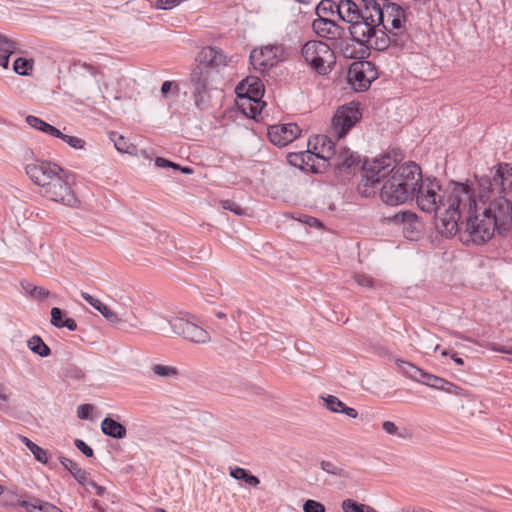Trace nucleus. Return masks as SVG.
<instances>
[{"instance_id":"f257e3e1","label":"nucleus","mask_w":512,"mask_h":512,"mask_svg":"<svg viewBox=\"0 0 512 512\" xmlns=\"http://www.w3.org/2000/svg\"><path fill=\"white\" fill-rule=\"evenodd\" d=\"M390 154L365 161L364 176L358 190L365 196L369 193L362 187L377 188L382 184L380 197L388 205H400L416 197L418 207L427 213H434L436 227L446 237L459 231L460 209H470L473 203L469 184L451 182L441 190L437 182L423 181L421 168L414 162L396 165Z\"/></svg>"},{"instance_id":"f03ea898","label":"nucleus","mask_w":512,"mask_h":512,"mask_svg":"<svg viewBox=\"0 0 512 512\" xmlns=\"http://www.w3.org/2000/svg\"><path fill=\"white\" fill-rule=\"evenodd\" d=\"M473 203L470 209H460L459 234L460 240L481 245L490 240L495 232L504 235L512 225V202L503 196L489 200L481 195L476 200L474 189L469 185Z\"/></svg>"},{"instance_id":"7ed1b4c3","label":"nucleus","mask_w":512,"mask_h":512,"mask_svg":"<svg viewBox=\"0 0 512 512\" xmlns=\"http://www.w3.org/2000/svg\"><path fill=\"white\" fill-rule=\"evenodd\" d=\"M371 8V21L377 26L382 25L383 30L392 35L393 45L403 47L408 40L406 33L407 15L405 9L399 4L383 0Z\"/></svg>"},{"instance_id":"20e7f679","label":"nucleus","mask_w":512,"mask_h":512,"mask_svg":"<svg viewBox=\"0 0 512 512\" xmlns=\"http://www.w3.org/2000/svg\"><path fill=\"white\" fill-rule=\"evenodd\" d=\"M75 182V176L72 172L61 168V173L53 178L43 189L42 195L47 199L60 203L67 207H77L79 199L77 198L72 186Z\"/></svg>"},{"instance_id":"39448f33","label":"nucleus","mask_w":512,"mask_h":512,"mask_svg":"<svg viewBox=\"0 0 512 512\" xmlns=\"http://www.w3.org/2000/svg\"><path fill=\"white\" fill-rule=\"evenodd\" d=\"M301 55L305 62L320 75L330 72V64L334 63L333 50L319 40L306 42L301 48Z\"/></svg>"},{"instance_id":"423d86ee","label":"nucleus","mask_w":512,"mask_h":512,"mask_svg":"<svg viewBox=\"0 0 512 512\" xmlns=\"http://www.w3.org/2000/svg\"><path fill=\"white\" fill-rule=\"evenodd\" d=\"M288 56V49L283 44H269L253 49L249 59L255 70L265 72L285 61Z\"/></svg>"},{"instance_id":"0eeeda50","label":"nucleus","mask_w":512,"mask_h":512,"mask_svg":"<svg viewBox=\"0 0 512 512\" xmlns=\"http://www.w3.org/2000/svg\"><path fill=\"white\" fill-rule=\"evenodd\" d=\"M82 298L99 311L102 316L112 325H117L120 329L129 331L141 327V321L135 316L134 313L130 315L122 314L119 316L116 312L112 311L107 305L102 303L99 299L94 298L87 292L81 293Z\"/></svg>"},{"instance_id":"6e6552de","label":"nucleus","mask_w":512,"mask_h":512,"mask_svg":"<svg viewBox=\"0 0 512 512\" xmlns=\"http://www.w3.org/2000/svg\"><path fill=\"white\" fill-rule=\"evenodd\" d=\"M361 116L359 108L353 103L339 107L332 118L329 134L337 140L344 137Z\"/></svg>"},{"instance_id":"1a4fd4ad","label":"nucleus","mask_w":512,"mask_h":512,"mask_svg":"<svg viewBox=\"0 0 512 512\" xmlns=\"http://www.w3.org/2000/svg\"><path fill=\"white\" fill-rule=\"evenodd\" d=\"M212 72L205 65H196L190 74V83L193 87L192 95L195 105L203 109L209 99L208 86Z\"/></svg>"},{"instance_id":"9d476101","label":"nucleus","mask_w":512,"mask_h":512,"mask_svg":"<svg viewBox=\"0 0 512 512\" xmlns=\"http://www.w3.org/2000/svg\"><path fill=\"white\" fill-rule=\"evenodd\" d=\"M61 166L50 161L35 160L25 166V172L30 180L43 190L59 172Z\"/></svg>"},{"instance_id":"9b49d317","label":"nucleus","mask_w":512,"mask_h":512,"mask_svg":"<svg viewBox=\"0 0 512 512\" xmlns=\"http://www.w3.org/2000/svg\"><path fill=\"white\" fill-rule=\"evenodd\" d=\"M376 78L375 66L369 61L354 62L348 70V81L355 91L367 90Z\"/></svg>"},{"instance_id":"f8f14e48","label":"nucleus","mask_w":512,"mask_h":512,"mask_svg":"<svg viewBox=\"0 0 512 512\" xmlns=\"http://www.w3.org/2000/svg\"><path fill=\"white\" fill-rule=\"evenodd\" d=\"M169 324L173 333L190 342L204 344L210 341V334L191 320L182 317L174 318Z\"/></svg>"},{"instance_id":"ddd939ff","label":"nucleus","mask_w":512,"mask_h":512,"mask_svg":"<svg viewBox=\"0 0 512 512\" xmlns=\"http://www.w3.org/2000/svg\"><path fill=\"white\" fill-rule=\"evenodd\" d=\"M370 15L371 8L364 7L363 19H358L355 22L350 23L349 31L353 40L359 44L371 43L373 38L378 33L376 22H372Z\"/></svg>"},{"instance_id":"4468645a","label":"nucleus","mask_w":512,"mask_h":512,"mask_svg":"<svg viewBox=\"0 0 512 512\" xmlns=\"http://www.w3.org/2000/svg\"><path fill=\"white\" fill-rule=\"evenodd\" d=\"M301 129L296 123L277 124L268 128L267 136L272 144L284 147L297 139Z\"/></svg>"},{"instance_id":"2eb2a0df","label":"nucleus","mask_w":512,"mask_h":512,"mask_svg":"<svg viewBox=\"0 0 512 512\" xmlns=\"http://www.w3.org/2000/svg\"><path fill=\"white\" fill-rule=\"evenodd\" d=\"M387 220L389 222L402 225L403 226V233L406 238L410 240H415L420 231V222L418 220L417 215L414 212L411 211H401L399 213L394 214L391 217H387Z\"/></svg>"},{"instance_id":"dca6fc26","label":"nucleus","mask_w":512,"mask_h":512,"mask_svg":"<svg viewBox=\"0 0 512 512\" xmlns=\"http://www.w3.org/2000/svg\"><path fill=\"white\" fill-rule=\"evenodd\" d=\"M238 99L261 101L264 95V86L256 77H249L241 81L235 89Z\"/></svg>"},{"instance_id":"f3484780","label":"nucleus","mask_w":512,"mask_h":512,"mask_svg":"<svg viewBox=\"0 0 512 512\" xmlns=\"http://www.w3.org/2000/svg\"><path fill=\"white\" fill-rule=\"evenodd\" d=\"M199 65H205L212 73L218 72L221 67L227 65V57L221 49L208 46L199 54Z\"/></svg>"},{"instance_id":"a211bd4d","label":"nucleus","mask_w":512,"mask_h":512,"mask_svg":"<svg viewBox=\"0 0 512 512\" xmlns=\"http://www.w3.org/2000/svg\"><path fill=\"white\" fill-rule=\"evenodd\" d=\"M312 29L319 37L330 40L341 38L343 32L336 22L320 16L312 22Z\"/></svg>"},{"instance_id":"6ab92c4d","label":"nucleus","mask_w":512,"mask_h":512,"mask_svg":"<svg viewBox=\"0 0 512 512\" xmlns=\"http://www.w3.org/2000/svg\"><path fill=\"white\" fill-rule=\"evenodd\" d=\"M333 138L331 134L329 136L318 135L313 140V151L316 156L324 162L333 160L338 151Z\"/></svg>"},{"instance_id":"aec40b11","label":"nucleus","mask_w":512,"mask_h":512,"mask_svg":"<svg viewBox=\"0 0 512 512\" xmlns=\"http://www.w3.org/2000/svg\"><path fill=\"white\" fill-rule=\"evenodd\" d=\"M337 13L343 21L350 24L358 19H363L364 8L360 9L351 0H341L337 5Z\"/></svg>"},{"instance_id":"412c9836","label":"nucleus","mask_w":512,"mask_h":512,"mask_svg":"<svg viewBox=\"0 0 512 512\" xmlns=\"http://www.w3.org/2000/svg\"><path fill=\"white\" fill-rule=\"evenodd\" d=\"M493 183L501 191L510 190L512 188V166L508 163L498 164L493 174Z\"/></svg>"},{"instance_id":"4be33fe9","label":"nucleus","mask_w":512,"mask_h":512,"mask_svg":"<svg viewBox=\"0 0 512 512\" xmlns=\"http://www.w3.org/2000/svg\"><path fill=\"white\" fill-rule=\"evenodd\" d=\"M334 166L340 171H346L358 166L359 159L350 149L339 148L334 159Z\"/></svg>"},{"instance_id":"5701e85b","label":"nucleus","mask_w":512,"mask_h":512,"mask_svg":"<svg viewBox=\"0 0 512 512\" xmlns=\"http://www.w3.org/2000/svg\"><path fill=\"white\" fill-rule=\"evenodd\" d=\"M17 506L24 508L26 512H63L54 504L47 501H41L37 498H32L31 500H19L17 502Z\"/></svg>"},{"instance_id":"b1692460","label":"nucleus","mask_w":512,"mask_h":512,"mask_svg":"<svg viewBox=\"0 0 512 512\" xmlns=\"http://www.w3.org/2000/svg\"><path fill=\"white\" fill-rule=\"evenodd\" d=\"M101 431L114 439H123L127 435L126 427L111 417H105L102 420Z\"/></svg>"},{"instance_id":"393cba45","label":"nucleus","mask_w":512,"mask_h":512,"mask_svg":"<svg viewBox=\"0 0 512 512\" xmlns=\"http://www.w3.org/2000/svg\"><path fill=\"white\" fill-rule=\"evenodd\" d=\"M322 399L325 402V407L331 412L343 413L350 418H356L358 416L356 409L346 406L338 397L334 395H327L326 397H322Z\"/></svg>"},{"instance_id":"a878e982","label":"nucleus","mask_w":512,"mask_h":512,"mask_svg":"<svg viewBox=\"0 0 512 512\" xmlns=\"http://www.w3.org/2000/svg\"><path fill=\"white\" fill-rule=\"evenodd\" d=\"M59 460L79 484L85 485L88 482L89 474L78 463L64 456H60Z\"/></svg>"},{"instance_id":"bb28decb","label":"nucleus","mask_w":512,"mask_h":512,"mask_svg":"<svg viewBox=\"0 0 512 512\" xmlns=\"http://www.w3.org/2000/svg\"><path fill=\"white\" fill-rule=\"evenodd\" d=\"M51 324L57 328H67L70 331L77 329V323L72 318L65 317L64 312L58 308L53 307L51 309Z\"/></svg>"},{"instance_id":"cd10ccee","label":"nucleus","mask_w":512,"mask_h":512,"mask_svg":"<svg viewBox=\"0 0 512 512\" xmlns=\"http://www.w3.org/2000/svg\"><path fill=\"white\" fill-rule=\"evenodd\" d=\"M18 43L0 34V66L7 68L10 55L15 53Z\"/></svg>"},{"instance_id":"c85d7f7f","label":"nucleus","mask_w":512,"mask_h":512,"mask_svg":"<svg viewBox=\"0 0 512 512\" xmlns=\"http://www.w3.org/2000/svg\"><path fill=\"white\" fill-rule=\"evenodd\" d=\"M26 123L32 127L35 130L41 131L45 134H48L50 136L55 137V135L60 134V130L56 127L50 125L49 123L45 122L41 118L34 116V115H28L26 117Z\"/></svg>"},{"instance_id":"c756f323","label":"nucleus","mask_w":512,"mask_h":512,"mask_svg":"<svg viewBox=\"0 0 512 512\" xmlns=\"http://www.w3.org/2000/svg\"><path fill=\"white\" fill-rule=\"evenodd\" d=\"M263 106L264 102L262 101H252L243 99H239L238 101V107L241 109L243 114L252 119H256V117L261 113Z\"/></svg>"},{"instance_id":"7c9ffc66","label":"nucleus","mask_w":512,"mask_h":512,"mask_svg":"<svg viewBox=\"0 0 512 512\" xmlns=\"http://www.w3.org/2000/svg\"><path fill=\"white\" fill-rule=\"evenodd\" d=\"M28 348L41 357H48L51 354V349L38 335H33L27 340Z\"/></svg>"},{"instance_id":"2f4dec72","label":"nucleus","mask_w":512,"mask_h":512,"mask_svg":"<svg viewBox=\"0 0 512 512\" xmlns=\"http://www.w3.org/2000/svg\"><path fill=\"white\" fill-rule=\"evenodd\" d=\"M229 474L234 479L243 480L249 486L256 487L260 483L258 477L252 475L248 470L241 467H231Z\"/></svg>"},{"instance_id":"473e14b6","label":"nucleus","mask_w":512,"mask_h":512,"mask_svg":"<svg viewBox=\"0 0 512 512\" xmlns=\"http://www.w3.org/2000/svg\"><path fill=\"white\" fill-rule=\"evenodd\" d=\"M22 443L30 450V452L33 454L35 459L42 463V464H48V455L47 451L32 442L29 438L25 436L20 437Z\"/></svg>"},{"instance_id":"72a5a7b5","label":"nucleus","mask_w":512,"mask_h":512,"mask_svg":"<svg viewBox=\"0 0 512 512\" xmlns=\"http://www.w3.org/2000/svg\"><path fill=\"white\" fill-rule=\"evenodd\" d=\"M396 365L398 366L399 369H401L403 374H405L407 377H409L412 380L417 381V382L423 372V370L421 368L415 366L414 364H412L410 362H407V361H404L401 359L396 360Z\"/></svg>"},{"instance_id":"f704fd0d","label":"nucleus","mask_w":512,"mask_h":512,"mask_svg":"<svg viewBox=\"0 0 512 512\" xmlns=\"http://www.w3.org/2000/svg\"><path fill=\"white\" fill-rule=\"evenodd\" d=\"M419 383H422L424 385H427L431 388L441 390L444 387V384L446 382V379L438 377L436 375L430 374L423 370L421 377L418 380Z\"/></svg>"},{"instance_id":"c9c22d12","label":"nucleus","mask_w":512,"mask_h":512,"mask_svg":"<svg viewBox=\"0 0 512 512\" xmlns=\"http://www.w3.org/2000/svg\"><path fill=\"white\" fill-rule=\"evenodd\" d=\"M33 67V59L19 57L13 63V70L15 71V73L22 76L31 75Z\"/></svg>"},{"instance_id":"e433bc0d","label":"nucleus","mask_w":512,"mask_h":512,"mask_svg":"<svg viewBox=\"0 0 512 512\" xmlns=\"http://www.w3.org/2000/svg\"><path fill=\"white\" fill-rule=\"evenodd\" d=\"M442 391L449 393V394H453V395L461 397V398H464L467 401L474 400L473 394L470 391H468V390H466L448 380H446Z\"/></svg>"},{"instance_id":"4c0bfd02","label":"nucleus","mask_w":512,"mask_h":512,"mask_svg":"<svg viewBox=\"0 0 512 512\" xmlns=\"http://www.w3.org/2000/svg\"><path fill=\"white\" fill-rule=\"evenodd\" d=\"M72 67L73 71L79 75H84L85 73H88L92 77L96 78L101 73V71L97 67L80 60L75 61Z\"/></svg>"},{"instance_id":"58836bf2","label":"nucleus","mask_w":512,"mask_h":512,"mask_svg":"<svg viewBox=\"0 0 512 512\" xmlns=\"http://www.w3.org/2000/svg\"><path fill=\"white\" fill-rule=\"evenodd\" d=\"M151 369L156 376L161 378H175L179 375V371L175 366L155 364Z\"/></svg>"},{"instance_id":"ea45409f","label":"nucleus","mask_w":512,"mask_h":512,"mask_svg":"<svg viewBox=\"0 0 512 512\" xmlns=\"http://www.w3.org/2000/svg\"><path fill=\"white\" fill-rule=\"evenodd\" d=\"M111 140L114 142V146L117 151L121 153L132 154V151L135 149V147L122 135L112 133Z\"/></svg>"},{"instance_id":"a19ab883","label":"nucleus","mask_w":512,"mask_h":512,"mask_svg":"<svg viewBox=\"0 0 512 512\" xmlns=\"http://www.w3.org/2000/svg\"><path fill=\"white\" fill-rule=\"evenodd\" d=\"M302 163L303 166L300 167L302 170L311 171L313 173H318L319 169L315 166V160L319 159L315 152L312 150H307L302 152Z\"/></svg>"},{"instance_id":"79ce46f5","label":"nucleus","mask_w":512,"mask_h":512,"mask_svg":"<svg viewBox=\"0 0 512 512\" xmlns=\"http://www.w3.org/2000/svg\"><path fill=\"white\" fill-rule=\"evenodd\" d=\"M55 137L63 140L65 143H67L73 149L84 150L86 148V141L80 137L66 135V134L62 133L61 131H60V134L55 135Z\"/></svg>"},{"instance_id":"37998d69","label":"nucleus","mask_w":512,"mask_h":512,"mask_svg":"<svg viewBox=\"0 0 512 512\" xmlns=\"http://www.w3.org/2000/svg\"><path fill=\"white\" fill-rule=\"evenodd\" d=\"M320 467L323 471H325L328 474L343 477V478L349 477L347 471H345L343 468L335 465L334 463H332L330 461H326V460L321 461Z\"/></svg>"},{"instance_id":"c03bdc74","label":"nucleus","mask_w":512,"mask_h":512,"mask_svg":"<svg viewBox=\"0 0 512 512\" xmlns=\"http://www.w3.org/2000/svg\"><path fill=\"white\" fill-rule=\"evenodd\" d=\"M378 32H381V36L378 37L377 35L374 37L375 41L374 43H370L372 46H374L375 49L382 51L389 47L390 44H393L392 35L388 32L385 33L383 30H378Z\"/></svg>"},{"instance_id":"a18cd8bd","label":"nucleus","mask_w":512,"mask_h":512,"mask_svg":"<svg viewBox=\"0 0 512 512\" xmlns=\"http://www.w3.org/2000/svg\"><path fill=\"white\" fill-rule=\"evenodd\" d=\"M353 279L359 286L367 289H372L375 285L374 279L371 276L364 273H355Z\"/></svg>"},{"instance_id":"49530a36","label":"nucleus","mask_w":512,"mask_h":512,"mask_svg":"<svg viewBox=\"0 0 512 512\" xmlns=\"http://www.w3.org/2000/svg\"><path fill=\"white\" fill-rule=\"evenodd\" d=\"M341 507L344 512H364L365 510L364 504H360L352 499H345Z\"/></svg>"},{"instance_id":"de8ad7c7","label":"nucleus","mask_w":512,"mask_h":512,"mask_svg":"<svg viewBox=\"0 0 512 512\" xmlns=\"http://www.w3.org/2000/svg\"><path fill=\"white\" fill-rule=\"evenodd\" d=\"M65 376L74 380H82L85 377V373L78 366L71 364L65 368Z\"/></svg>"},{"instance_id":"09e8293b","label":"nucleus","mask_w":512,"mask_h":512,"mask_svg":"<svg viewBox=\"0 0 512 512\" xmlns=\"http://www.w3.org/2000/svg\"><path fill=\"white\" fill-rule=\"evenodd\" d=\"M220 204L223 209L229 210L233 212L235 215L241 216L245 214V209H243L240 205H238L232 200H222Z\"/></svg>"},{"instance_id":"8fccbe9b","label":"nucleus","mask_w":512,"mask_h":512,"mask_svg":"<svg viewBox=\"0 0 512 512\" xmlns=\"http://www.w3.org/2000/svg\"><path fill=\"white\" fill-rule=\"evenodd\" d=\"M304 512H325V506L315 500H307L303 505Z\"/></svg>"},{"instance_id":"3c124183","label":"nucleus","mask_w":512,"mask_h":512,"mask_svg":"<svg viewBox=\"0 0 512 512\" xmlns=\"http://www.w3.org/2000/svg\"><path fill=\"white\" fill-rule=\"evenodd\" d=\"M174 92L175 95L179 93V87L175 82L172 81H164L161 86V93L164 97H167L170 91Z\"/></svg>"},{"instance_id":"603ef678","label":"nucleus","mask_w":512,"mask_h":512,"mask_svg":"<svg viewBox=\"0 0 512 512\" xmlns=\"http://www.w3.org/2000/svg\"><path fill=\"white\" fill-rule=\"evenodd\" d=\"M181 3V0H156V8L161 10H170Z\"/></svg>"},{"instance_id":"864d4df0","label":"nucleus","mask_w":512,"mask_h":512,"mask_svg":"<svg viewBox=\"0 0 512 512\" xmlns=\"http://www.w3.org/2000/svg\"><path fill=\"white\" fill-rule=\"evenodd\" d=\"M74 444L77 447V449L80 450L86 457H93V449L89 445H87L83 440L75 439Z\"/></svg>"},{"instance_id":"5fc2aeb1","label":"nucleus","mask_w":512,"mask_h":512,"mask_svg":"<svg viewBox=\"0 0 512 512\" xmlns=\"http://www.w3.org/2000/svg\"><path fill=\"white\" fill-rule=\"evenodd\" d=\"M92 410L93 406L91 404H81L77 408V416L82 420L88 419Z\"/></svg>"},{"instance_id":"6e6d98bb","label":"nucleus","mask_w":512,"mask_h":512,"mask_svg":"<svg viewBox=\"0 0 512 512\" xmlns=\"http://www.w3.org/2000/svg\"><path fill=\"white\" fill-rule=\"evenodd\" d=\"M50 295L49 290L45 289L42 286H36L32 288V298L36 300H43Z\"/></svg>"},{"instance_id":"4d7b16f0","label":"nucleus","mask_w":512,"mask_h":512,"mask_svg":"<svg viewBox=\"0 0 512 512\" xmlns=\"http://www.w3.org/2000/svg\"><path fill=\"white\" fill-rule=\"evenodd\" d=\"M382 429L389 435H398L402 437V434L398 433V428L392 421H384L382 423Z\"/></svg>"},{"instance_id":"13d9d810","label":"nucleus","mask_w":512,"mask_h":512,"mask_svg":"<svg viewBox=\"0 0 512 512\" xmlns=\"http://www.w3.org/2000/svg\"><path fill=\"white\" fill-rule=\"evenodd\" d=\"M155 164H156V166L162 167V168H173L175 170L180 169V165H178L174 162H171L162 157H157L155 160Z\"/></svg>"},{"instance_id":"bf43d9fd","label":"nucleus","mask_w":512,"mask_h":512,"mask_svg":"<svg viewBox=\"0 0 512 512\" xmlns=\"http://www.w3.org/2000/svg\"><path fill=\"white\" fill-rule=\"evenodd\" d=\"M301 156H302V152L290 153L288 155V160H289L290 164L300 168L301 166H303Z\"/></svg>"},{"instance_id":"052dcab7","label":"nucleus","mask_w":512,"mask_h":512,"mask_svg":"<svg viewBox=\"0 0 512 512\" xmlns=\"http://www.w3.org/2000/svg\"><path fill=\"white\" fill-rule=\"evenodd\" d=\"M479 186L483 189V191H490L494 185L493 179L491 180L488 177H482L479 180Z\"/></svg>"},{"instance_id":"680f3d73","label":"nucleus","mask_w":512,"mask_h":512,"mask_svg":"<svg viewBox=\"0 0 512 512\" xmlns=\"http://www.w3.org/2000/svg\"><path fill=\"white\" fill-rule=\"evenodd\" d=\"M86 484L91 485L95 490L98 496H103L105 493V487L98 485L93 480L89 479Z\"/></svg>"},{"instance_id":"e2e57ef3","label":"nucleus","mask_w":512,"mask_h":512,"mask_svg":"<svg viewBox=\"0 0 512 512\" xmlns=\"http://www.w3.org/2000/svg\"><path fill=\"white\" fill-rule=\"evenodd\" d=\"M21 285L25 292L32 296V288H35L36 286L28 282H22Z\"/></svg>"},{"instance_id":"0e129e2a","label":"nucleus","mask_w":512,"mask_h":512,"mask_svg":"<svg viewBox=\"0 0 512 512\" xmlns=\"http://www.w3.org/2000/svg\"><path fill=\"white\" fill-rule=\"evenodd\" d=\"M364 7H372L374 5H378L379 3H381L383 0H361Z\"/></svg>"},{"instance_id":"69168bd1","label":"nucleus","mask_w":512,"mask_h":512,"mask_svg":"<svg viewBox=\"0 0 512 512\" xmlns=\"http://www.w3.org/2000/svg\"><path fill=\"white\" fill-rule=\"evenodd\" d=\"M8 398L9 396L6 392V387L3 384H0V399L3 401H7Z\"/></svg>"},{"instance_id":"338daca9","label":"nucleus","mask_w":512,"mask_h":512,"mask_svg":"<svg viewBox=\"0 0 512 512\" xmlns=\"http://www.w3.org/2000/svg\"><path fill=\"white\" fill-rule=\"evenodd\" d=\"M451 359L457 364V365H463L464 360L463 358L459 357L456 353H453L451 355Z\"/></svg>"},{"instance_id":"774afa93","label":"nucleus","mask_w":512,"mask_h":512,"mask_svg":"<svg viewBox=\"0 0 512 512\" xmlns=\"http://www.w3.org/2000/svg\"><path fill=\"white\" fill-rule=\"evenodd\" d=\"M182 173L184 174H191L193 172V170L190 168V167H181L180 166V169H179Z\"/></svg>"}]
</instances>
